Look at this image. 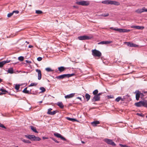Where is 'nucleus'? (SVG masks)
Masks as SVG:
<instances>
[{
    "mask_svg": "<svg viewBox=\"0 0 147 147\" xmlns=\"http://www.w3.org/2000/svg\"><path fill=\"white\" fill-rule=\"evenodd\" d=\"M34 136H35L33 135H25L26 137L32 141H34Z\"/></svg>",
    "mask_w": 147,
    "mask_h": 147,
    "instance_id": "obj_17",
    "label": "nucleus"
},
{
    "mask_svg": "<svg viewBox=\"0 0 147 147\" xmlns=\"http://www.w3.org/2000/svg\"><path fill=\"white\" fill-rule=\"evenodd\" d=\"M13 12L11 13H9L7 14V16L8 18L10 17L13 15Z\"/></svg>",
    "mask_w": 147,
    "mask_h": 147,
    "instance_id": "obj_41",
    "label": "nucleus"
},
{
    "mask_svg": "<svg viewBox=\"0 0 147 147\" xmlns=\"http://www.w3.org/2000/svg\"><path fill=\"white\" fill-rule=\"evenodd\" d=\"M92 55L95 57H100L101 56V53L99 51L95 49L92 50Z\"/></svg>",
    "mask_w": 147,
    "mask_h": 147,
    "instance_id": "obj_4",
    "label": "nucleus"
},
{
    "mask_svg": "<svg viewBox=\"0 0 147 147\" xmlns=\"http://www.w3.org/2000/svg\"><path fill=\"white\" fill-rule=\"evenodd\" d=\"M57 105L61 109H63L64 107V106L61 102H58L57 103Z\"/></svg>",
    "mask_w": 147,
    "mask_h": 147,
    "instance_id": "obj_18",
    "label": "nucleus"
},
{
    "mask_svg": "<svg viewBox=\"0 0 147 147\" xmlns=\"http://www.w3.org/2000/svg\"><path fill=\"white\" fill-rule=\"evenodd\" d=\"M144 101H141L138 102H136L135 103V105L137 107H141L143 106L144 105Z\"/></svg>",
    "mask_w": 147,
    "mask_h": 147,
    "instance_id": "obj_10",
    "label": "nucleus"
},
{
    "mask_svg": "<svg viewBox=\"0 0 147 147\" xmlns=\"http://www.w3.org/2000/svg\"><path fill=\"white\" fill-rule=\"evenodd\" d=\"M112 42V41H102L99 42L98 44H109L111 43Z\"/></svg>",
    "mask_w": 147,
    "mask_h": 147,
    "instance_id": "obj_14",
    "label": "nucleus"
},
{
    "mask_svg": "<svg viewBox=\"0 0 147 147\" xmlns=\"http://www.w3.org/2000/svg\"><path fill=\"white\" fill-rule=\"evenodd\" d=\"M18 59L20 61H22L24 60V57L22 56H20L18 57Z\"/></svg>",
    "mask_w": 147,
    "mask_h": 147,
    "instance_id": "obj_35",
    "label": "nucleus"
},
{
    "mask_svg": "<svg viewBox=\"0 0 147 147\" xmlns=\"http://www.w3.org/2000/svg\"><path fill=\"white\" fill-rule=\"evenodd\" d=\"M77 99H80V100L82 101V98L81 97H77Z\"/></svg>",
    "mask_w": 147,
    "mask_h": 147,
    "instance_id": "obj_56",
    "label": "nucleus"
},
{
    "mask_svg": "<svg viewBox=\"0 0 147 147\" xmlns=\"http://www.w3.org/2000/svg\"><path fill=\"white\" fill-rule=\"evenodd\" d=\"M40 89L41 90L40 92H44L46 91L45 88L43 87H40Z\"/></svg>",
    "mask_w": 147,
    "mask_h": 147,
    "instance_id": "obj_30",
    "label": "nucleus"
},
{
    "mask_svg": "<svg viewBox=\"0 0 147 147\" xmlns=\"http://www.w3.org/2000/svg\"><path fill=\"white\" fill-rule=\"evenodd\" d=\"M36 71L38 73V79L40 80L41 78L42 74L41 71L40 69H36Z\"/></svg>",
    "mask_w": 147,
    "mask_h": 147,
    "instance_id": "obj_12",
    "label": "nucleus"
},
{
    "mask_svg": "<svg viewBox=\"0 0 147 147\" xmlns=\"http://www.w3.org/2000/svg\"><path fill=\"white\" fill-rule=\"evenodd\" d=\"M104 141L108 144L111 145L113 146H115L116 145V144L111 140L108 138H105L104 139Z\"/></svg>",
    "mask_w": 147,
    "mask_h": 147,
    "instance_id": "obj_6",
    "label": "nucleus"
},
{
    "mask_svg": "<svg viewBox=\"0 0 147 147\" xmlns=\"http://www.w3.org/2000/svg\"><path fill=\"white\" fill-rule=\"evenodd\" d=\"M54 135L58 138H60L61 139L64 141H66V139L63 136L61 135L60 134L58 133H55L54 134Z\"/></svg>",
    "mask_w": 147,
    "mask_h": 147,
    "instance_id": "obj_8",
    "label": "nucleus"
},
{
    "mask_svg": "<svg viewBox=\"0 0 147 147\" xmlns=\"http://www.w3.org/2000/svg\"><path fill=\"white\" fill-rule=\"evenodd\" d=\"M130 30H127L125 29H122V32H128L130 31Z\"/></svg>",
    "mask_w": 147,
    "mask_h": 147,
    "instance_id": "obj_27",
    "label": "nucleus"
},
{
    "mask_svg": "<svg viewBox=\"0 0 147 147\" xmlns=\"http://www.w3.org/2000/svg\"><path fill=\"white\" fill-rule=\"evenodd\" d=\"M100 100V96H99L97 94L95 95L91 99V101L92 102H95L96 101H98Z\"/></svg>",
    "mask_w": 147,
    "mask_h": 147,
    "instance_id": "obj_7",
    "label": "nucleus"
},
{
    "mask_svg": "<svg viewBox=\"0 0 147 147\" xmlns=\"http://www.w3.org/2000/svg\"><path fill=\"white\" fill-rule=\"evenodd\" d=\"M101 3L106 5H119L120 3L116 1L111 0H105L102 1Z\"/></svg>",
    "mask_w": 147,
    "mask_h": 147,
    "instance_id": "obj_1",
    "label": "nucleus"
},
{
    "mask_svg": "<svg viewBox=\"0 0 147 147\" xmlns=\"http://www.w3.org/2000/svg\"><path fill=\"white\" fill-rule=\"evenodd\" d=\"M4 65L3 61L0 62V67H3V65Z\"/></svg>",
    "mask_w": 147,
    "mask_h": 147,
    "instance_id": "obj_43",
    "label": "nucleus"
},
{
    "mask_svg": "<svg viewBox=\"0 0 147 147\" xmlns=\"http://www.w3.org/2000/svg\"><path fill=\"white\" fill-rule=\"evenodd\" d=\"M75 93H71L65 96V98H69L73 97L75 96Z\"/></svg>",
    "mask_w": 147,
    "mask_h": 147,
    "instance_id": "obj_16",
    "label": "nucleus"
},
{
    "mask_svg": "<svg viewBox=\"0 0 147 147\" xmlns=\"http://www.w3.org/2000/svg\"><path fill=\"white\" fill-rule=\"evenodd\" d=\"M144 104L143 105V107H146L147 108V101L146 100H144Z\"/></svg>",
    "mask_w": 147,
    "mask_h": 147,
    "instance_id": "obj_31",
    "label": "nucleus"
},
{
    "mask_svg": "<svg viewBox=\"0 0 147 147\" xmlns=\"http://www.w3.org/2000/svg\"><path fill=\"white\" fill-rule=\"evenodd\" d=\"M57 112V111H51L50 112H49V113L48 114L53 115H55Z\"/></svg>",
    "mask_w": 147,
    "mask_h": 147,
    "instance_id": "obj_26",
    "label": "nucleus"
},
{
    "mask_svg": "<svg viewBox=\"0 0 147 147\" xmlns=\"http://www.w3.org/2000/svg\"><path fill=\"white\" fill-rule=\"evenodd\" d=\"M26 61L27 63H31V62L30 61H29L28 60H26Z\"/></svg>",
    "mask_w": 147,
    "mask_h": 147,
    "instance_id": "obj_55",
    "label": "nucleus"
},
{
    "mask_svg": "<svg viewBox=\"0 0 147 147\" xmlns=\"http://www.w3.org/2000/svg\"><path fill=\"white\" fill-rule=\"evenodd\" d=\"M103 93L102 92H100L99 93H98V94H97V95H98L99 96H100Z\"/></svg>",
    "mask_w": 147,
    "mask_h": 147,
    "instance_id": "obj_53",
    "label": "nucleus"
},
{
    "mask_svg": "<svg viewBox=\"0 0 147 147\" xmlns=\"http://www.w3.org/2000/svg\"><path fill=\"white\" fill-rule=\"evenodd\" d=\"M13 13H16L18 14L19 13V11L18 10L14 11L13 12Z\"/></svg>",
    "mask_w": 147,
    "mask_h": 147,
    "instance_id": "obj_50",
    "label": "nucleus"
},
{
    "mask_svg": "<svg viewBox=\"0 0 147 147\" xmlns=\"http://www.w3.org/2000/svg\"><path fill=\"white\" fill-rule=\"evenodd\" d=\"M51 139L55 141V142L57 143H59V142L57 141V140H56L54 138H51Z\"/></svg>",
    "mask_w": 147,
    "mask_h": 147,
    "instance_id": "obj_47",
    "label": "nucleus"
},
{
    "mask_svg": "<svg viewBox=\"0 0 147 147\" xmlns=\"http://www.w3.org/2000/svg\"><path fill=\"white\" fill-rule=\"evenodd\" d=\"M122 29L121 28H117V31L119 32H122Z\"/></svg>",
    "mask_w": 147,
    "mask_h": 147,
    "instance_id": "obj_45",
    "label": "nucleus"
},
{
    "mask_svg": "<svg viewBox=\"0 0 147 147\" xmlns=\"http://www.w3.org/2000/svg\"><path fill=\"white\" fill-rule=\"evenodd\" d=\"M0 91H1V92H2V93H4V94L5 93V92H7L5 90L2 89H1L0 90Z\"/></svg>",
    "mask_w": 147,
    "mask_h": 147,
    "instance_id": "obj_49",
    "label": "nucleus"
},
{
    "mask_svg": "<svg viewBox=\"0 0 147 147\" xmlns=\"http://www.w3.org/2000/svg\"><path fill=\"white\" fill-rule=\"evenodd\" d=\"M27 87H26L23 90V92L26 94H31V92H30L29 90H27Z\"/></svg>",
    "mask_w": 147,
    "mask_h": 147,
    "instance_id": "obj_21",
    "label": "nucleus"
},
{
    "mask_svg": "<svg viewBox=\"0 0 147 147\" xmlns=\"http://www.w3.org/2000/svg\"><path fill=\"white\" fill-rule=\"evenodd\" d=\"M119 145L121 147H126L127 146L126 145H123L121 144H119Z\"/></svg>",
    "mask_w": 147,
    "mask_h": 147,
    "instance_id": "obj_48",
    "label": "nucleus"
},
{
    "mask_svg": "<svg viewBox=\"0 0 147 147\" xmlns=\"http://www.w3.org/2000/svg\"><path fill=\"white\" fill-rule=\"evenodd\" d=\"M92 37L90 36L84 35L79 36L78 37V38L80 40H89L92 38Z\"/></svg>",
    "mask_w": 147,
    "mask_h": 147,
    "instance_id": "obj_5",
    "label": "nucleus"
},
{
    "mask_svg": "<svg viewBox=\"0 0 147 147\" xmlns=\"http://www.w3.org/2000/svg\"><path fill=\"white\" fill-rule=\"evenodd\" d=\"M10 61V60H8V59H7L6 61H3V62L4 64L6 63H8Z\"/></svg>",
    "mask_w": 147,
    "mask_h": 147,
    "instance_id": "obj_39",
    "label": "nucleus"
},
{
    "mask_svg": "<svg viewBox=\"0 0 147 147\" xmlns=\"http://www.w3.org/2000/svg\"><path fill=\"white\" fill-rule=\"evenodd\" d=\"M114 28L113 27H111L110 28L111 29H112V30H113L114 29Z\"/></svg>",
    "mask_w": 147,
    "mask_h": 147,
    "instance_id": "obj_61",
    "label": "nucleus"
},
{
    "mask_svg": "<svg viewBox=\"0 0 147 147\" xmlns=\"http://www.w3.org/2000/svg\"><path fill=\"white\" fill-rule=\"evenodd\" d=\"M66 118L68 120L71 121H77V120L75 119L70 118L69 117H66Z\"/></svg>",
    "mask_w": 147,
    "mask_h": 147,
    "instance_id": "obj_24",
    "label": "nucleus"
},
{
    "mask_svg": "<svg viewBox=\"0 0 147 147\" xmlns=\"http://www.w3.org/2000/svg\"><path fill=\"white\" fill-rule=\"evenodd\" d=\"M76 3L79 5H81L83 6H87L90 4L89 1H77Z\"/></svg>",
    "mask_w": 147,
    "mask_h": 147,
    "instance_id": "obj_3",
    "label": "nucleus"
},
{
    "mask_svg": "<svg viewBox=\"0 0 147 147\" xmlns=\"http://www.w3.org/2000/svg\"><path fill=\"white\" fill-rule=\"evenodd\" d=\"M117 28H114L113 30H114L117 31Z\"/></svg>",
    "mask_w": 147,
    "mask_h": 147,
    "instance_id": "obj_62",
    "label": "nucleus"
},
{
    "mask_svg": "<svg viewBox=\"0 0 147 147\" xmlns=\"http://www.w3.org/2000/svg\"><path fill=\"white\" fill-rule=\"evenodd\" d=\"M42 101H40L39 102V103H41L42 102Z\"/></svg>",
    "mask_w": 147,
    "mask_h": 147,
    "instance_id": "obj_63",
    "label": "nucleus"
},
{
    "mask_svg": "<svg viewBox=\"0 0 147 147\" xmlns=\"http://www.w3.org/2000/svg\"><path fill=\"white\" fill-rule=\"evenodd\" d=\"M42 138L43 139H48V138L47 137H43Z\"/></svg>",
    "mask_w": 147,
    "mask_h": 147,
    "instance_id": "obj_58",
    "label": "nucleus"
},
{
    "mask_svg": "<svg viewBox=\"0 0 147 147\" xmlns=\"http://www.w3.org/2000/svg\"><path fill=\"white\" fill-rule=\"evenodd\" d=\"M52 110V109H51V108H49V109H48V111L47 112V114H48L49 113V112H50Z\"/></svg>",
    "mask_w": 147,
    "mask_h": 147,
    "instance_id": "obj_51",
    "label": "nucleus"
},
{
    "mask_svg": "<svg viewBox=\"0 0 147 147\" xmlns=\"http://www.w3.org/2000/svg\"><path fill=\"white\" fill-rule=\"evenodd\" d=\"M100 123V122L98 121H95L91 123V124L93 127H96L97 124Z\"/></svg>",
    "mask_w": 147,
    "mask_h": 147,
    "instance_id": "obj_15",
    "label": "nucleus"
},
{
    "mask_svg": "<svg viewBox=\"0 0 147 147\" xmlns=\"http://www.w3.org/2000/svg\"><path fill=\"white\" fill-rule=\"evenodd\" d=\"M36 13L38 14H42L43 13V12L41 10H38L36 11Z\"/></svg>",
    "mask_w": 147,
    "mask_h": 147,
    "instance_id": "obj_36",
    "label": "nucleus"
},
{
    "mask_svg": "<svg viewBox=\"0 0 147 147\" xmlns=\"http://www.w3.org/2000/svg\"><path fill=\"white\" fill-rule=\"evenodd\" d=\"M38 84V83H32L30 84L29 85V86H36Z\"/></svg>",
    "mask_w": 147,
    "mask_h": 147,
    "instance_id": "obj_29",
    "label": "nucleus"
},
{
    "mask_svg": "<svg viewBox=\"0 0 147 147\" xmlns=\"http://www.w3.org/2000/svg\"><path fill=\"white\" fill-rule=\"evenodd\" d=\"M3 94H4V93H2V92H0V95H1Z\"/></svg>",
    "mask_w": 147,
    "mask_h": 147,
    "instance_id": "obj_60",
    "label": "nucleus"
},
{
    "mask_svg": "<svg viewBox=\"0 0 147 147\" xmlns=\"http://www.w3.org/2000/svg\"><path fill=\"white\" fill-rule=\"evenodd\" d=\"M125 98H122L121 97H120V100H121V101H123L124 100H125Z\"/></svg>",
    "mask_w": 147,
    "mask_h": 147,
    "instance_id": "obj_52",
    "label": "nucleus"
},
{
    "mask_svg": "<svg viewBox=\"0 0 147 147\" xmlns=\"http://www.w3.org/2000/svg\"><path fill=\"white\" fill-rule=\"evenodd\" d=\"M120 97H118L115 99V101L117 102H119L120 100Z\"/></svg>",
    "mask_w": 147,
    "mask_h": 147,
    "instance_id": "obj_40",
    "label": "nucleus"
},
{
    "mask_svg": "<svg viewBox=\"0 0 147 147\" xmlns=\"http://www.w3.org/2000/svg\"><path fill=\"white\" fill-rule=\"evenodd\" d=\"M30 127L32 130L34 132L36 133H38V132L37 131L35 127H34L32 126H31Z\"/></svg>",
    "mask_w": 147,
    "mask_h": 147,
    "instance_id": "obj_23",
    "label": "nucleus"
},
{
    "mask_svg": "<svg viewBox=\"0 0 147 147\" xmlns=\"http://www.w3.org/2000/svg\"><path fill=\"white\" fill-rule=\"evenodd\" d=\"M85 97L87 101H88L90 99V96L88 93H86L85 94Z\"/></svg>",
    "mask_w": 147,
    "mask_h": 147,
    "instance_id": "obj_20",
    "label": "nucleus"
},
{
    "mask_svg": "<svg viewBox=\"0 0 147 147\" xmlns=\"http://www.w3.org/2000/svg\"><path fill=\"white\" fill-rule=\"evenodd\" d=\"M74 75V74H64L56 76L55 78L57 79H62L66 77L69 78Z\"/></svg>",
    "mask_w": 147,
    "mask_h": 147,
    "instance_id": "obj_2",
    "label": "nucleus"
},
{
    "mask_svg": "<svg viewBox=\"0 0 147 147\" xmlns=\"http://www.w3.org/2000/svg\"><path fill=\"white\" fill-rule=\"evenodd\" d=\"M22 141L24 142L27 143H30L31 142L29 140H26L24 139H23L22 140Z\"/></svg>",
    "mask_w": 147,
    "mask_h": 147,
    "instance_id": "obj_34",
    "label": "nucleus"
},
{
    "mask_svg": "<svg viewBox=\"0 0 147 147\" xmlns=\"http://www.w3.org/2000/svg\"><path fill=\"white\" fill-rule=\"evenodd\" d=\"M60 72H62L64 71L65 69V68L64 67L61 66L58 68Z\"/></svg>",
    "mask_w": 147,
    "mask_h": 147,
    "instance_id": "obj_19",
    "label": "nucleus"
},
{
    "mask_svg": "<svg viewBox=\"0 0 147 147\" xmlns=\"http://www.w3.org/2000/svg\"><path fill=\"white\" fill-rule=\"evenodd\" d=\"M7 71L8 73L12 74L13 73V70L12 68H10L8 69Z\"/></svg>",
    "mask_w": 147,
    "mask_h": 147,
    "instance_id": "obj_25",
    "label": "nucleus"
},
{
    "mask_svg": "<svg viewBox=\"0 0 147 147\" xmlns=\"http://www.w3.org/2000/svg\"><path fill=\"white\" fill-rule=\"evenodd\" d=\"M143 92L144 93V94H147V91H143Z\"/></svg>",
    "mask_w": 147,
    "mask_h": 147,
    "instance_id": "obj_59",
    "label": "nucleus"
},
{
    "mask_svg": "<svg viewBox=\"0 0 147 147\" xmlns=\"http://www.w3.org/2000/svg\"><path fill=\"white\" fill-rule=\"evenodd\" d=\"M140 96L141 98H143L144 96V93L142 92V93L140 91Z\"/></svg>",
    "mask_w": 147,
    "mask_h": 147,
    "instance_id": "obj_42",
    "label": "nucleus"
},
{
    "mask_svg": "<svg viewBox=\"0 0 147 147\" xmlns=\"http://www.w3.org/2000/svg\"><path fill=\"white\" fill-rule=\"evenodd\" d=\"M33 47V46L31 45H30L28 46V47L29 48H31L32 47Z\"/></svg>",
    "mask_w": 147,
    "mask_h": 147,
    "instance_id": "obj_57",
    "label": "nucleus"
},
{
    "mask_svg": "<svg viewBox=\"0 0 147 147\" xmlns=\"http://www.w3.org/2000/svg\"><path fill=\"white\" fill-rule=\"evenodd\" d=\"M73 7H74V8H78V7L77 6H73Z\"/></svg>",
    "mask_w": 147,
    "mask_h": 147,
    "instance_id": "obj_64",
    "label": "nucleus"
},
{
    "mask_svg": "<svg viewBox=\"0 0 147 147\" xmlns=\"http://www.w3.org/2000/svg\"><path fill=\"white\" fill-rule=\"evenodd\" d=\"M125 43H126L127 45L128 46H129L130 47H133L134 46H133L134 43H132L130 42H125Z\"/></svg>",
    "mask_w": 147,
    "mask_h": 147,
    "instance_id": "obj_22",
    "label": "nucleus"
},
{
    "mask_svg": "<svg viewBox=\"0 0 147 147\" xmlns=\"http://www.w3.org/2000/svg\"><path fill=\"white\" fill-rule=\"evenodd\" d=\"M0 127L5 129L6 128V127L1 123H0Z\"/></svg>",
    "mask_w": 147,
    "mask_h": 147,
    "instance_id": "obj_44",
    "label": "nucleus"
},
{
    "mask_svg": "<svg viewBox=\"0 0 147 147\" xmlns=\"http://www.w3.org/2000/svg\"><path fill=\"white\" fill-rule=\"evenodd\" d=\"M134 93L136 94V98L137 100H139V98L140 97V91L138 90H136L134 92Z\"/></svg>",
    "mask_w": 147,
    "mask_h": 147,
    "instance_id": "obj_9",
    "label": "nucleus"
},
{
    "mask_svg": "<svg viewBox=\"0 0 147 147\" xmlns=\"http://www.w3.org/2000/svg\"><path fill=\"white\" fill-rule=\"evenodd\" d=\"M145 11L147 12V9H146L144 7L142 9H138L136 11V12L138 13H141Z\"/></svg>",
    "mask_w": 147,
    "mask_h": 147,
    "instance_id": "obj_11",
    "label": "nucleus"
},
{
    "mask_svg": "<svg viewBox=\"0 0 147 147\" xmlns=\"http://www.w3.org/2000/svg\"><path fill=\"white\" fill-rule=\"evenodd\" d=\"M98 92V91L96 89L93 92V94L94 95H96Z\"/></svg>",
    "mask_w": 147,
    "mask_h": 147,
    "instance_id": "obj_32",
    "label": "nucleus"
},
{
    "mask_svg": "<svg viewBox=\"0 0 147 147\" xmlns=\"http://www.w3.org/2000/svg\"><path fill=\"white\" fill-rule=\"evenodd\" d=\"M45 70L48 72H51L53 71V70H52L51 68L49 67H47L45 68Z\"/></svg>",
    "mask_w": 147,
    "mask_h": 147,
    "instance_id": "obj_33",
    "label": "nucleus"
},
{
    "mask_svg": "<svg viewBox=\"0 0 147 147\" xmlns=\"http://www.w3.org/2000/svg\"><path fill=\"white\" fill-rule=\"evenodd\" d=\"M134 46L133 47H138V46L137 45H136L135 44H134Z\"/></svg>",
    "mask_w": 147,
    "mask_h": 147,
    "instance_id": "obj_54",
    "label": "nucleus"
},
{
    "mask_svg": "<svg viewBox=\"0 0 147 147\" xmlns=\"http://www.w3.org/2000/svg\"><path fill=\"white\" fill-rule=\"evenodd\" d=\"M41 139L39 137L35 136L34 141H39Z\"/></svg>",
    "mask_w": 147,
    "mask_h": 147,
    "instance_id": "obj_28",
    "label": "nucleus"
},
{
    "mask_svg": "<svg viewBox=\"0 0 147 147\" xmlns=\"http://www.w3.org/2000/svg\"><path fill=\"white\" fill-rule=\"evenodd\" d=\"M131 27L132 28L137 29L138 30H142L144 28V26H132Z\"/></svg>",
    "mask_w": 147,
    "mask_h": 147,
    "instance_id": "obj_13",
    "label": "nucleus"
},
{
    "mask_svg": "<svg viewBox=\"0 0 147 147\" xmlns=\"http://www.w3.org/2000/svg\"><path fill=\"white\" fill-rule=\"evenodd\" d=\"M20 86L19 84L16 85L15 88L16 90H18L20 88Z\"/></svg>",
    "mask_w": 147,
    "mask_h": 147,
    "instance_id": "obj_38",
    "label": "nucleus"
},
{
    "mask_svg": "<svg viewBox=\"0 0 147 147\" xmlns=\"http://www.w3.org/2000/svg\"><path fill=\"white\" fill-rule=\"evenodd\" d=\"M42 58L40 57H39L37 58V60L38 61H40L42 60Z\"/></svg>",
    "mask_w": 147,
    "mask_h": 147,
    "instance_id": "obj_46",
    "label": "nucleus"
},
{
    "mask_svg": "<svg viewBox=\"0 0 147 147\" xmlns=\"http://www.w3.org/2000/svg\"><path fill=\"white\" fill-rule=\"evenodd\" d=\"M109 16V14L108 13L106 14H102L100 15V16H102L104 17H107Z\"/></svg>",
    "mask_w": 147,
    "mask_h": 147,
    "instance_id": "obj_37",
    "label": "nucleus"
}]
</instances>
